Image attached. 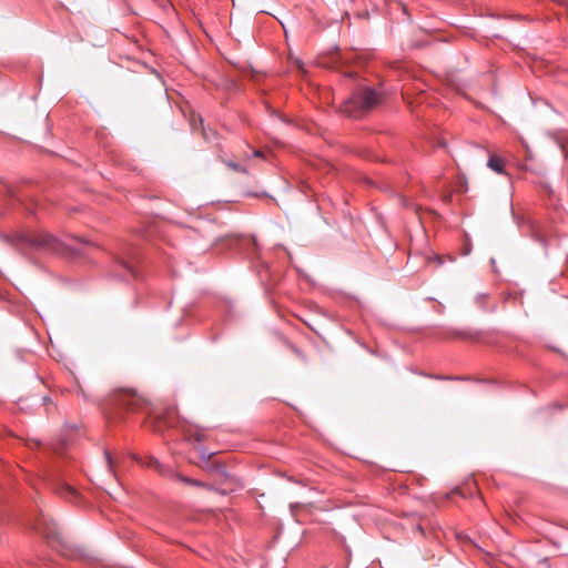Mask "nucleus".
<instances>
[{
  "mask_svg": "<svg viewBox=\"0 0 568 568\" xmlns=\"http://www.w3.org/2000/svg\"><path fill=\"white\" fill-rule=\"evenodd\" d=\"M8 240L12 241V244L18 248L29 246L36 250L53 252H61L63 244L62 242L47 232H34V233H19L13 237L7 236Z\"/></svg>",
  "mask_w": 568,
  "mask_h": 568,
  "instance_id": "nucleus-2",
  "label": "nucleus"
},
{
  "mask_svg": "<svg viewBox=\"0 0 568 568\" xmlns=\"http://www.w3.org/2000/svg\"><path fill=\"white\" fill-rule=\"evenodd\" d=\"M138 254L131 248H125L114 260L112 270L113 276L129 281L131 278H138L139 272L136 268Z\"/></svg>",
  "mask_w": 568,
  "mask_h": 568,
  "instance_id": "nucleus-4",
  "label": "nucleus"
},
{
  "mask_svg": "<svg viewBox=\"0 0 568 568\" xmlns=\"http://www.w3.org/2000/svg\"><path fill=\"white\" fill-rule=\"evenodd\" d=\"M31 528L41 534L51 546L59 540V532L55 525L48 520L42 513L33 520Z\"/></svg>",
  "mask_w": 568,
  "mask_h": 568,
  "instance_id": "nucleus-5",
  "label": "nucleus"
},
{
  "mask_svg": "<svg viewBox=\"0 0 568 568\" xmlns=\"http://www.w3.org/2000/svg\"><path fill=\"white\" fill-rule=\"evenodd\" d=\"M104 456H105V459H106V463H108V467L112 471L113 467H114L113 458H112V456H111V454L109 452H105Z\"/></svg>",
  "mask_w": 568,
  "mask_h": 568,
  "instance_id": "nucleus-12",
  "label": "nucleus"
},
{
  "mask_svg": "<svg viewBox=\"0 0 568 568\" xmlns=\"http://www.w3.org/2000/svg\"><path fill=\"white\" fill-rule=\"evenodd\" d=\"M225 165L231 170L240 173H247L246 168L234 161H224Z\"/></svg>",
  "mask_w": 568,
  "mask_h": 568,
  "instance_id": "nucleus-10",
  "label": "nucleus"
},
{
  "mask_svg": "<svg viewBox=\"0 0 568 568\" xmlns=\"http://www.w3.org/2000/svg\"><path fill=\"white\" fill-rule=\"evenodd\" d=\"M345 75H347V77H354V72H353V71H351V72H346V73H345Z\"/></svg>",
  "mask_w": 568,
  "mask_h": 568,
  "instance_id": "nucleus-19",
  "label": "nucleus"
},
{
  "mask_svg": "<svg viewBox=\"0 0 568 568\" xmlns=\"http://www.w3.org/2000/svg\"><path fill=\"white\" fill-rule=\"evenodd\" d=\"M196 125H197V124H196V119H195V116H193V118L191 119V126H192V129H193V130H196Z\"/></svg>",
  "mask_w": 568,
  "mask_h": 568,
  "instance_id": "nucleus-15",
  "label": "nucleus"
},
{
  "mask_svg": "<svg viewBox=\"0 0 568 568\" xmlns=\"http://www.w3.org/2000/svg\"><path fill=\"white\" fill-rule=\"evenodd\" d=\"M400 201H402L403 206H405V207H413L415 210V212L418 213L419 207L417 205L410 204L408 202V200L405 199V197H400Z\"/></svg>",
  "mask_w": 568,
  "mask_h": 568,
  "instance_id": "nucleus-13",
  "label": "nucleus"
},
{
  "mask_svg": "<svg viewBox=\"0 0 568 568\" xmlns=\"http://www.w3.org/2000/svg\"><path fill=\"white\" fill-rule=\"evenodd\" d=\"M336 59H338V60H343L344 58L338 53V54L336 55Z\"/></svg>",
  "mask_w": 568,
  "mask_h": 568,
  "instance_id": "nucleus-20",
  "label": "nucleus"
},
{
  "mask_svg": "<svg viewBox=\"0 0 568 568\" xmlns=\"http://www.w3.org/2000/svg\"><path fill=\"white\" fill-rule=\"evenodd\" d=\"M211 455H212V454H207V455H205V454L203 453V454H202V457H203V459L209 460V459L211 458Z\"/></svg>",
  "mask_w": 568,
  "mask_h": 568,
  "instance_id": "nucleus-18",
  "label": "nucleus"
},
{
  "mask_svg": "<svg viewBox=\"0 0 568 568\" xmlns=\"http://www.w3.org/2000/svg\"><path fill=\"white\" fill-rule=\"evenodd\" d=\"M55 490L63 497H74L77 496V490L67 483L59 481L55 484Z\"/></svg>",
  "mask_w": 568,
  "mask_h": 568,
  "instance_id": "nucleus-7",
  "label": "nucleus"
},
{
  "mask_svg": "<svg viewBox=\"0 0 568 568\" xmlns=\"http://www.w3.org/2000/svg\"><path fill=\"white\" fill-rule=\"evenodd\" d=\"M291 348H292V351H293L296 355L302 356V353H301V351H300L298 348H296V347H295V346H293V345L291 346Z\"/></svg>",
  "mask_w": 568,
  "mask_h": 568,
  "instance_id": "nucleus-16",
  "label": "nucleus"
},
{
  "mask_svg": "<svg viewBox=\"0 0 568 568\" xmlns=\"http://www.w3.org/2000/svg\"><path fill=\"white\" fill-rule=\"evenodd\" d=\"M148 466L152 467V468H155L163 476L175 477V478H178L180 481H182L184 484L192 485V486H195V487H205V488H209V489L211 488L209 485L204 484L203 481H200V480H196V479L183 476V475L175 474L170 467L163 466L155 458H151L150 462L148 463Z\"/></svg>",
  "mask_w": 568,
  "mask_h": 568,
  "instance_id": "nucleus-6",
  "label": "nucleus"
},
{
  "mask_svg": "<svg viewBox=\"0 0 568 568\" xmlns=\"http://www.w3.org/2000/svg\"><path fill=\"white\" fill-rule=\"evenodd\" d=\"M197 120H199L200 125H201V134H202L203 139H204L205 141H209V142H210V141H212V139L215 136V132H214V131H212V130H209V131H207V130L203 126V120H202V118H201V116H199V119H197Z\"/></svg>",
  "mask_w": 568,
  "mask_h": 568,
  "instance_id": "nucleus-9",
  "label": "nucleus"
},
{
  "mask_svg": "<svg viewBox=\"0 0 568 568\" xmlns=\"http://www.w3.org/2000/svg\"><path fill=\"white\" fill-rule=\"evenodd\" d=\"M214 471H216L221 477L227 478L229 474L223 465H214Z\"/></svg>",
  "mask_w": 568,
  "mask_h": 568,
  "instance_id": "nucleus-11",
  "label": "nucleus"
},
{
  "mask_svg": "<svg viewBox=\"0 0 568 568\" xmlns=\"http://www.w3.org/2000/svg\"><path fill=\"white\" fill-rule=\"evenodd\" d=\"M148 406V402L129 388L112 393L103 404V412L109 420H118L125 412H140Z\"/></svg>",
  "mask_w": 568,
  "mask_h": 568,
  "instance_id": "nucleus-1",
  "label": "nucleus"
},
{
  "mask_svg": "<svg viewBox=\"0 0 568 568\" xmlns=\"http://www.w3.org/2000/svg\"><path fill=\"white\" fill-rule=\"evenodd\" d=\"M41 399H42L43 404H47V403H49V402H50V398H49V397H47V396H43Z\"/></svg>",
  "mask_w": 568,
  "mask_h": 568,
  "instance_id": "nucleus-17",
  "label": "nucleus"
},
{
  "mask_svg": "<svg viewBox=\"0 0 568 568\" xmlns=\"http://www.w3.org/2000/svg\"><path fill=\"white\" fill-rule=\"evenodd\" d=\"M254 155H255V156H260V155H261V152H260V151H256V152L254 153Z\"/></svg>",
  "mask_w": 568,
  "mask_h": 568,
  "instance_id": "nucleus-21",
  "label": "nucleus"
},
{
  "mask_svg": "<svg viewBox=\"0 0 568 568\" xmlns=\"http://www.w3.org/2000/svg\"><path fill=\"white\" fill-rule=\"evenodd\" d=\"M381 100V94L377 91L371 88H363L355 91L352 97L342 104L339 110L346 116L356 118L357 112L372 110Z\"/></svg>",
  "mask_w": 568,
  "mask_h": 568,
  "instance_id": "nucleus-3",
  "label": "nucleus"
},
{
  "mask_svg": "<svg viewBox=\"0 0 568 568\" xmlns=\"http://www.w3.org/2000/svg\"><path fill=\"white\" fill-rule=\"evenodd\" d=\"M75 240H77L78 242L82 243V244H85V245H92V243H91L89 240L84 239V237H78V236H77V237H75Z\"/></svg>",
  "mask_w": 568,
  "mask_h": 568,
  "instance_id": "nucleus-14",
  "label": "nucleus"
},
{
  "mask_svg": "<svg viewBox=\"0 0 568 568\" xmlns=\"http://www.w3.org/2000/svg\"><path fill=\"white\" fill-rule=\"evenodd\" d=\"M489 169L498 174L504 173V161L501 158L497 155H490L487 162Z\"/></svg>",
  "mask_w": 568,
  "mask_h": 568,
  "instance_id": "nucleus-8",
  "label": "nucleus"
}]
</instances>
